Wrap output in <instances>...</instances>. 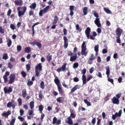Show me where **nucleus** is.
<instances>
[{
  "label": "nucleus",
  "instance_id": "nucleus-1",
  "mask_svg": "<svg viewBox=\"0 0 125 125\" xmlns=\"http://www.w3.org/2000/svg\"><path fill=\"white\" fill-rule=\"evenodd\" d=\"M27 10V7L26 6L19 7L17 10L18 11V15L19 17L24 15Z\"/></svg>",
  "mask_w": 125,
  "mask_h": 125
},
{
  "label": "nucleus",
  "instance_id": "nucleus-2",
  "mask_svg": "<svg viewBox=\"0 0 125 125\" xmlns=\"http://www.w3.org/2000/svg\"><path fill=\"white\" fill-rule=\"evenodd\" d=\"M85 42H84L83 43L81 46V53L82 55H83L86 56L87 54V52H86V46L85 45Z\"/></svg>",
  "mask_w": 125,
  "mask_h": 125
},
{
  "label": "nucleus",
  "instance_id": "nucleus-3",
  "mask_svg": "<svg viewBox=\"0 0 125 125\" xmlns=\"http://www.w3.org/2000/svg\"><path fill=\"white\" fill-rule=\"evenodd\" d=\"M50 6L49 5L47 6L46 7L44 8L43 10H41L39 13V15L40 16H42L43 13H45L47 12V10L49 8Z\"/></svg>",
  "mask_w": 125,
  "mask_h": 125
},
{
  "label": "nucleus",
  "instance_id": "nucleus-4",
  "mask_svg": "<svg viewBox=\"0 0 125 125\" xmlns=\"http://www.w3.org/2000/svg\"><path fill=\"white\" fill-rule=\"evenodd\" d=\"M15 76L14 74H11L9 77L10 80L9 81V83L11 84L13 83L15 79Z\"/></svg>",
  "mask_w": 125,
  "mask_h": 125
},
{
  "label": "nucleus",
  "instance_id": "nucleus-5",
  "mask_svg": "<svg viewBox=\"0 0 125 125\" xmlns=\"http://www.w3.org/2000/svg\"><path fill=\"white\" fill-rule=\"evenodd\" d=\"M122 111L120 110L118 113L116 112L115 115H113L112 116V118L113 119H115L116 117H120L121 116L122 114Z\"/></svg>",
  "mask_w": 125,
  "mask_h": 125
},
{
  "label": "nucleus",
  "instance_id": "nucleus-6",
  "mask_svg": "<svg viewBox=\"0 0 125 125\" xmlns=\"http://www.w3.org/2000/svg\"><path fill=\"white\" fill-rule=\"evenodd\" d=\"M66 65V63H65L62 66L61 68H58L57 69V71L58 72L64 71L65 70Z\"/></svg>",
  "mask_w": 125,
  "mask_h": 125
},
{
  "label": "nucleus",
  "instance_id": "nucleus-7",
  "mask_svg": "<svg viewBox=\"0 0 125 125\" xmlns=\"http://www.w3.org/2000/svg\"><path fill=\"white\" fill-rule=\"evenodd\" d=\"M3 90L5 93H9L12 91V89L11 87H9L8 88L5 87L3 89Z\"/></svg>",
  "mask_w": 125,
  "mask_h": 125
},
{
  "label": "nucleus",
  "instance_id": "nucleus-8",
  "mask_svg": "<svg viewBox=\"0 0 125 125\" xmlns=\"http://www.w3.org/2000/svg\"><path fill=\"white\" fill-rule=\"evenodd\" d=\"M113 103L114 104H118L119 103V101L118 99L115 96L112 99Z\"/></svg>",
  "mask_w": 125,
  "mask_h": 125
},
{
  "label": "nucleus",
  "instance_id": "nucleus-9",
  "mask_svg": "<svg viewBox=\"0 0 125 125\" xmlns=\"http://www.w3.org/2000/svg\"><path fill=\"white\" fill-rule=\"evenodd\" d=\"M91 30V29L90 28L87 27L85 31V33L88 39L90 38V34Z\"/></svg>",
  "mask_w": 125,
  "mask_h": 125
},
{
  "label": "nucleus",
  "instance_id": "nucleus-10",
  "mask_svg": "<svg viewBox=\"0 0 125 125\" xmlns=\"http://www.w3.org/2000/svg\"><path fill=\"white\" fill-rule=\"evenodd\" d=\"M11 114V112L10 110H9L7 112H3L2 114L1 115L4 117H8V116Z\"/></svg>",
  "mask_w": 125,
  "mask_h": 125
},
{
  "label": "nucleus",
  "instance_id": "nucleus-11",
  "mask_svg": "<svg viewBox=\"0 0 125 125\" xmlns=\"http://www.w3.org/2000/svg\"><path fill=\"white\" fill-rule=\"evenodd\" d=\"M122 30L119 28L117 29L116 30V33L118 36H120L123 32Z\"/></svg>",
  "mask_w": 125,
  "mask_h": 125
},
{
  "label": "nucleus",
  "instance_id": "nucleus-12",
  "mask_svg": "<svg viewBox=\"0 0 125 125\" xmlns=\"http://www.w3.org/2000/svg\"><path fill=\"white\" fill-rule=\"evenodd\" d=\"M66 123L70 125H72L73 124V122L70 117H69L67 118L65 121Z\"/></svg>",
  "mask_w": 125,
  "mask_h": 125
},
{
  "label": "nucleus",
  "instance_id": "nucleus-13",
  "mask_svg": "<svg viewBox=\"0 0 125 125\" xmlns=\"http://www.w3.org/2000/svg\"><path fill=\"white\" fill-rule=\"evenodd\" d=\"M94 22L98 27H99L101 26V24L100 22L99 18H96L94 21Z\"/></svg>",
  "mask_w": 125,
  "mask_h": 125
},
{
  "label": "nucleus",
  "instance_id": "nucleus-14",
  "mask_svg": "<svg viewBox=\"0 0 125 125\" xmlns=\"http://www.w3.org/2000/svg\"><path fill=\"white\" fill-rule=\"evenodd\" d=\"M16 5H18L20 6H21L23 4V1L21 0H16L14 2Z\"/></svg>",
  "mask_w": 125,
  "mask_h": 125
},
{
  "label": "nucleus",
  "instance_id": "nucleus-15",
  "mask_svg": "<svg viewBox=\"0 0 125 125\" xmlns=\"http://www.w3.org/2000/svg\"><path fill=\"white\" fill-rule=\"evenodd\" d=\"M74 6L73 5H71L70 6L69 10L70 11V15L72 16L73 14L74 13L73 12V11L74 9Z\"/></svg>",
  "mask_w": 125,
  "mask_h": 125
},
{
  "label": "nucleus",
  "instance_id": "nucleus-16",
  "mask_svg": "<svg viewBox=\"0 0 125 125\" xmlns=\"http://www.w3.org/2000/svg\"><path fill=\"white\" fill-rule=\"evenodd\" d=\"M42 66L41 65V64L40 63L38 64L36 66L35 70H38L39 71H41L42 70Z\"/></svg>",
  "mask_w": 125,
  "mask_h": 125
},
{
  "label": "nucleus",
  "instance_id": "nucleus-17",
  "mask_svg": "<svg viewBox=\"0 0 125 125\" xmlns=\"http://www.w3.org/2000/svg\"><path fill=\"white\" fill-rule=\"evenodd\" d=\"M7 107L10 108L11 107H12L13 109L15 107V104H12L11 102H8L7 104Z\"/></svg>",
  "mask_w": 125,
  "mask_h": 125
},
{
  "label": "nucleus",
  "instance_id": "nucleus-18",
  "mask_svg": "<svg viewBox=\"0 0 125 125\" xmlns=\"http://www.w3.org/2000/svg\"><path fill=\"white\" fill-rule=\"evenodd\" d=\"M80 87V86L76 85H75L72 89L71 91L72 93H73L77 89L79 88Z\"/></svg>",
  "mask_w": 125,
  "mask_h": 125
},
{
  "label": "nucleus",
  "instance_id": "nucleus-19",
  "mask_svg": "<svg viewBox=\"0 0 125 125\" xmlns=\"http://www.w3.org/2000/svg\"><path fill=\"white\" fill-rule=\"evenodd\" d=\"M82 80L83 82V84H84L86 83L87 80L86 79V76L85 75H83L82 77Z\"/></svg>",
  "mask_w": 125,
  "mask_h": 125
},
{
  "label": "nucleus",
  "instance_id": "nucleus-20",
  "mask_svg": "<svg viewBox=\"0 0 125 125\" xmlns=\"http://www.w3.org/2000/svg\"><path fill=\"white\" fill-rule=\"evenodd\" d=\"M105 69L106 71V74L107 75V76H109V74L110 73L109 66H107L106 67Z\"/></svg>",
  "mask_w": 125,
  "mask_h": 125
},
{
  "label": "nucleus",
  "instance_id": "nucleus-21",
  "mask_svg": "<svg viewBox=\"0 0 125 125\" xmlns=\"http://www.w3.org/2000/svg\"><path fill=\"white\" fill-rule=\"evenodd\" d=\"M88 9V8L87 7H84L83 8V11L84 15H85L87 14Z\"/></svg>",
  "mask_w": 125,
  "mask_h": 125
},
{
  "label": "nucleus",
  "instance_id": "nucleus-22",
  "mask_svg": "<svg viewBox=\"0 0 125 125\" xmlns=\"http://www.w3.org/2000/svg\"><path fill=\"white\" fill-rule=\"evenodd\" d=\"M54 81L55 83L57 85V87H58V86H60L59 85V83H60V81L57 77H55V78L54 80Z\"/></svg>",
  "mask_w": 125,
  "mask_h": 125
},
{
  "label": "nucleus",
  "instance_id": "nucleus-23",
  "mask_svg": "<svg viewBox=\"0 0 125 125\" xmlns=\"http://www.w3.org/2000/svg\"><path fill=\"white\" fill-rule=\"evenodd\" d=\"M74 54L75 55L74 56H73L71 57L70 61H73L75 60L77 58L76 53H75Z\"/></svg>",
  "mask_w": 125,
  "mask_h": 125
},
{
  "label": "nucleus",
  "instance_id": "nucleus-24",
  "mask_svg": "<svg viewBox=\"0 0 125 125\" xmlns=\"http://www.w3.org/2000/svg\"><path fill=\"white\" fill-rule=\"evenodd\" d=\"M36 3H32L30 6L31 9H35L36 7Z\"/></svg>",
  "mask_w": 125,
  "mask_h": 125
},
{
  "label": "nucleus",
  "instance_id": "nucleus-25",
  "mask_svg": "<svg viewBox=\"0 0 125 125\" xmlns=\"http://www.w3.org/2000/svg\"><path fill=\"white\" fill-rule=\"evenodd\" d=\"M30 106L31 109L33 108L34 106V102L33 101H32L30 103Z\"/></svg>",
  "mask_w": 125,
  "mask_h": 125
},
{
  "label": "nucleus",
  "instance_id": "nucleus-26",
  "mask_svg": "<svg viewBox=\"0 0 125 125\" xmlns=\"http://www.w3.org/2000/svg\"><path fill=\"white\" fill-rule=\"evenodd\" d=\"M104 9L105 12L108 14H110L111 13V12L110 10L108 8H104Z\"/></svg>",
  "mask_w": 125,
  "mask_h": 125
},
{
  "label": "nucleus",
  "instance_id": "nucleus-27",
  "mask_svg": "<svg viewBox=\"0 0 125 125\" xmlns=\"http://www.w3.org/2000/svg\"><path fill=\"white\" fill-rule=\"evenodd\" d=\"M12 41L11 39H8L7 41V44L8 47H10Z\"/></svg>",
  "mask_w": 125,
  "mask_h": 125
},
{
  "label": "nucleus",
  "instance_id": "nucleus-28",
  "mask_svg": "<svg viewBox=\"0 0 125 125\" xmlns=\"http://www.w3.org/2000/svg\"><path fill=\"white\" fill-rule=\"evenodd\" d=\"M31 51V48L29 47H26L25 49V52L26 53H29Z\"/></svg>",
  "mask_w": 125,
  "mask_h": 125
},
{
  "label": "nucleus",
  "instance_id": "nucleus-29",
  "mask_svg": "<svg viewBox=\"0 0 125 125\" xmlns=\"http://www.w3.org/2000/svg\"><path fill=\"white\" fill-rule=\"evenodd\" d=\"M40 88L42 89H43L44 88V82L43 81H42L40 83Z\"/></svg>",
  "mask_w": 125,
  "mask_h": 125
},
{
  "label": "nucleus",
  "instance_id": "nucleus-30",
  "mask_svg": "<svg viewBox=\"0 0 125 125\" xmlns=\"http://www.w3.org/2000/svg\"><path fill=\"white\" fill-rule=\"evenodd\" d=\"M22 95L23 97H25L26 96V92L25 89L23 90L22 91Z\"/></svg>",
  "mask_w": 125,
  "mask_h": 125
},
{
  "label": "nucleus",
  "instance_id": "nucleus-31",
  "mask_svg": "<svg viewBox=\"0 0 125 125\" xmlns=\"http://www.w3.org/2000/svg\"><path fill=\"white\" fill-rule=\"evenodd\" d=\"M92 13L94 15V16L96 17V18H99V16L96 12L95 11H92Z\"/></svg>",
  "mask_w": 125,
  "mask_h": 125
},
{
  "label": "nucleus",
  "instance_id": "nucleus-32",
  "mask_svg": "<svg viewBox=\"0 0 125 125\" xmlns=\"http://www.w3.org/2000/svg\"><path fill=\"white\" fill-rule=\"evenodd\" d=\"M99 45H97L95 46L94 47V51L95 52L97 53L99 50Z\"/></svg>",
  "mask_w": 125,
  "mask_h": 125
},
{
  "label": "nucleus",
  "instance_id": "nucleus-33",
  "mask_svg": "<svg viewBox=\"0 0 125 125\" xmlns=\"http://www.w3.org/2000/svg\"><path fill=\"white\" fill-rule=\"evenodd\" d=\"M58 18L56 16H55V17L54 18V21L52 23L53 24H55L57 22Z\"/></svg>",
  "mask_w": 125,
  "mask_h": 125
},
{
  "label": "nucleus",
  "instance_id": "nucleus-34",
  "mask_svg": "<svg viewBox=\"0 0 125 125\" xmlns=\"http://www.w3.org/2000/svg\"><path fill=\"white\" fill-rule=\"evenodd\" d=\"M84 103L87 104V106H90L91 105L90 102L88 101L87 100L85 99L84 100Z\"/></svg>",
  "mask_w": 125,
  "mask_h": 125
},
{
  "label": "nucleus",
  "instance_id": "nucleus-35",
  "mask_svg": "<svg viewBox=\"0 0 125 125\" xmlns=\"http://www.w3.org/2000/svg\"><path fill=\"white\" fill-rule=\"evenodd\" d=\"M58 88L59 91V93L61 94H62L63 93V91L62 89L61 86H58Z\"/></svg>",
  "mask_w": 125,
  "mask_h": 125
},
{
  "label": "nucleus",
  "instance_id": "nucleus-36",
  "mask_svg": "<svg viewBox=\"0 0 125 125\" xmlns=\"http://www.w3.org/2000/svg\"><path fill=\"white\" fill-rule=\"evenodd\" d=\"M95 57L94 55L93 54H91V57L89 58V60L91 61H93L95 59Z\"/></svg>",
  "mask_w": 125,
  "mask_h": 125
},
{
  "label": "nucleus",
  "instance_id": "nucleus-37",
  "mask_svg": "<svg viewBox=\"0 0 125 125\" xmlns=\"http://www.w3.org/2000/svg\"><path fill=\"white\" fill-rule=\"evenodd\" d=\"M39 110L42 113L43 109V107L42 105H40L39 106Z\"/></svg>",
  "mask_w": 125,
  "mask_h": 125
},
{
  "label": "nucleus",
  "instance_id": "nucleus-38",
  "mask_svg": "<svg viewBox=\"0 0 125 125\" xmlns=\"http://www.w3.org/2000/svg\"><path fill=\"white\" fill-rule=\"evenodd\" d=\"M13 67V65L10 62H9L8 63V67L10 69H12Z\"/></svg>",
  "mask_w": 125,
  "mask_h": 125
},
{
  "label": "nucleus",
  "instance_id": "nucleus-39",
  "mask_svg": "<svg viewBox=\"0 0 125 125\" xmlns=\"http://www.w3.org/2000/svg\"><path fill=\"white\" fill-rule=\"evenodd\" d=\"M108 80V81L110 82L112 84H114V80L112 79H110L109 77V76H107Z\"/></svg>",
  "mask_w": 125,
  "mask_h": 125
},
{
  "label": "nucleus",
  "instance_id": "nucleus-40",
  "mask_svg": "<svg viewBox=\"0 0 125 125\" xmlns=\"http://www.w3.org/2000/svg\"><path fill=\"white\" fill-rule=\"evenodd\" d=\"M26 68L27 71H29L31 69V66L30 64H27L26 65Z\"/></svg>",
  "mask_w": 125,
  "mask_h": 125
},
{
  "label": "nucleus",
  "instance_id": "nucleus-41",
  "mask_svg": "<svg viewBox=\"0 0 125 125\" xmlns=\"http://www.w3.org/2000/svg\"><path fill=\"white\" fill-rule=\"evenodd\" d=\"M79 66L78 63H75L74 64L73 67L74 69H76Z\"/></svg>",
  "mask_w": 125,
  "mask_h": 125
},
{
  "label": "nucleus",
  "instance_id": "nucleus-42",
  "mask_svg": "<svg viewBox=\"0 0 125 125\" xmlns=\"http://www.w3.org/2000/svg\"><path fill=\"white\" fill-rule=\"evenodd\" d=\"M52 56L51 55H50L49 54L47 56V59L48 61H50L52 58Z\"/></svg>",
  "mask_w": 125,
  "mask_h": 125
},
{
  "label": "nucleus",
  "instance_id": "nucleus-43",
  "mask_svg": "<svg viewBox=\"0 0 125 125\" xmlns=\"http://www.w3.org/2000/svg\"><path fill=\"white\" fill-rule=\"evenodd\" d=\"M18 101L19 103V106H21V105L22 100L21 98H19L18 100Z\"/></svg>",
  "mask_w": 125,
  "mask_h": 125
},
{
  "label": "nucleus",
  "instance_id": "nucleus-44",
  "mask_svg": "<svg viewBox=\"0 0 125 125\" xmlns=\"http://www.w3.org/2000/svg\"><path fill=\"white\" fill-rule=\"evenodd\" d=\"M35 45H36L39 48H41L42 47L41 44L38 42H36Z\"/></svg>",
  "mask_w": 125,
  "mask_h": 125
},
{
  "label": "nucleus",
  "instance_id": "nucleus-45",
  "mask_svg": "<svg viewBox=\"0 0 125 125\" xmlns=\"http://www.w3.org/2000/svg\"><path fill=\"white\" fill-rule=\"evenodd\" d=\"M10 27L12 30H14L15 29V27L13 24H11L10 25Z\"/></svg>",
  "mask_w": 125,
  "mask_h": 125
},
{
  "label": "nucleus",
  "instance_id": "nucleus-46",
  "mask_svg": "<svg viewBox=\"0 0 125 125\" xmlns=\"http://www.w3.org/2000/svg\"><path fill=\"white\" fill-rule=\"evenodd\" d=\"M15 120L16 119L15 118L12 119L10 123V125H14V124L15 122Z\"/></svg>",
  "mask_w": 125,
  "mask_h": 125
},
{
  "label": "nucleus",
  "instance_id": "nucleus-47",
  "mask_svg": "<svg viewBox=\"0 0 125 125\" xmlns=\"http://www.w3.org/2000/svg\"><path fill=\"white\" fill-rule=\"evenodd\" d=\"M57 121V119L56 117H54L53 119L52 124H56Z\"/></svg>",
  "mask_w": 125,
  "mask_h": 125
},
{
  "label": "nucleus",
  "instance_id": "nucleus-48",
  "mask_svg": "<svg viewBox=\"0 0 125 125\" xmlns=\"http://www.w3.org/2000/svg\"><path fill=\"white\" fill-rule=\"evenodd\" d=\"M40 72V71H39L37 70L36 69L35 70V75L36 76L38 77L39 76V75Z\"/></svg>",
  "mask_w": 125,
  "mask_h": 125
},
{
  "label": "nucleus",
  "instance_id": "nucleus-49",
  "mask_svg": "<svg viewBox=\"0 0 125 125\" xmlns=\"http://www.w3.org/2000/svg\"><path fill=\"white\" fill-rule=\"evenodd\" d=\"M76 29L77 30H78L79 31H82V29L80 28L79 25L78 24L76 25Z\"/></svg>",
  "mask_w": 125,
  "mask_h": 125
},
{
  "label": "nucleus",
  "instance_id": "nucleus-50",
  "mask_svg": "<svg viewBox=\"0 0 125 125\" xmlns=\"http://www.w3.org/2000/svg\"><path fill=\"white\" fill-rule=\"evenodd\" d=\"M3 78L4 80L5 83H6L8 81V78L7 77L4 75L3 76Z\"/></svg>",
  "mask_w": 125,
  "mask_h": 125
},
{
  "label": "nucleus",
  "instance_id": "nucleus-51",
  "mask_svg": "<svg viewBox=\"0 0 125 125\" xmlns=\"http://www.w3.org/2000/svg\"><path fill=\"white\" fill-rule=\"evenodd\" d=\"M0 32L1 33H4L5 32L4 30L1 27H0Z\"/></svg>",
  "mask_w": 125,
  "mask_h": 125
},
{
  "label": "nucleus",
  "instance_id": "nucleus-52",
  "mask_svg": "<svg viewBox=\"0 0 125 125\" xmlns=\"http://www.w3.org/2000/svg\"><path fill=\"white\" fill-rule=\"evenodd\" d=\"M3 58L5 60H6L8 58V55L7 54H5L3 57Z\"/></svg>",
  "mask_w": 125,
  "mask_h": 125
},
{
  "label": "nucleus",
  "instance_id": "nucleus-53",
  "mask_svg": "<svg viewBox=\"0 0 125 125\" xmlns=\"http://www.w3.org/2000/svg\"><path fill=\"white\" fill-rule=\"evenodd\" d=\"M69 117H70L71 118H74L75 117V115L73 113H71Z\"/></svg>",
  "mask_w": 125,
  "mask_h": 125
},
{
  "label": "nucleus",
  "instance_id": "nucleus-54",
  "mask_svg": "<svg viewBox=\"0 0 125 125\" xmlns=\"http://www.w3.org/2000/svg\"><path fill=\"white\" fill-rule=\"evenodd\" d=\"M21 74L24 77H25L26 75V73L24 71H23L21 72Z\"/></svg>",
  "mask_w": 125,
  "mask_h": 125
},
{
  "label": "nucleus",
  "instance_id": "nucleus-55",
  "mask_svg": "<svg viewBox=\"0 0 125 125\" xmlns=\"http://www.w3.org/2000/svg\"><path fill=\"white\" fill-rule=\"evenodd\" d=\"M21 46L20 45H19L17 46V49L18 51L19 52L21 50Z\"/></svg>",
  "mask_w": 125,
  "mask_h": 125
},
{
  "label": "nucleus",
  "instance_id": "nucleus-56",
  "mask_svg": "<svg viewBox=\"0 0 125 125\" xmlns=\"http://www.w3.org/2000/svg\"><path fill=\"white\" fill-rule=\"evenodd\" d=\"M57 102H60L62 101V98L61 97H59L58 98L56 99Z\"/></svg>",
  "mask_w": 125,
  "mask_h": 125
},
{
  "label": "nucleus",
  "instance_id": "nucleus-57",
  "mask_svg": "<svg viewBox=\"0 0 125 125\" xmlns=\"http://www.w3.org/2000/svg\"><path fill=\"white\" fill-rule=\"evenodd\" d=\"M36 42H29V43L30 44L32 45L33 46H35L36 44Z\"/></svg>",
  "mask_w": 125,
  "mask_h": 125
},
{
  "label": "nucleus",
  "instance_id": "nucleus-58",
  "mask_svg": "<svg viewBox=\"0 0 125 125\" xmlns=\"http://www.w3.org/2000/svg\"><path fill=\"white\" fill-rule=\"evenodd\" d=\"M120 36H117L116 38V42L118 43H119L120 42Z\"/></svg>",
  "mask_w": 125,
  "mask_h": 125
},
{
  "label": "nucleus",
  "instance_id": "nucleus-59",
  "mask_svg": "<svg viewBox=\"0 0 125 125\" xmlns=\"http://www.w3.org/2000/svg\"><path fill=\"white\" fill-rule=\"evenodd\" d=\"M63 39L64 41V43L68 42H67V37L65 36H64L63 37Z\"/></svg>",
  "mask_w": 125,
  "mask_h": 125
},
{
  "label": "nucleus",
  "instance_id": "nucleus-60",
  "mask_svg": "<svg viewBox=\"0 0 125 125\" xmlns=\"http://www.w3.org/2000/svg\"><path fill=\"white\" fill-rule=\"evenodd\" d=\"M94 71V68L93 67L91 68L89 70V72L91 73H92Z\"/></svg>",
  "mask_w": 125,
  "mask_h": 125
},
{
  "label": "nucleus",
  "instance_id": "nucleus-61",
  "mask_svg": "<svg viewBox=\"0 0 125 125\" xmlns=\"http://www.w3.org/2000/svg\"><path fill=\"white\" fill-rule=\"evenodd\" d=\"M73 80L74 82H77L79 81V79L77 77H75L73 78Z\"/></svg>",
  "mask_w": 125,
  "mask_h": 125
},
{
  "label": "nucleus",
  "instance_id": "nucleus-62",
  "mask_svg": "<svg viewBox=\"0 0 125 125\" xmlns=\"http://www.w3.org/2000/svg\"><path fill=\"white\" fill-rule=\"evenodd\" d=\"M86 70L85 69H83L82 70V74H83V75H84L86 73Z\"/></svg>",
  "mask_w": 125,
  "mask_h": 125
},
{
  "label": "nucleus",
  "instance_id": "nucleus-63",
  "mask_svg": "<svg viewBox=\"0 0 125 125\" xmlns=\"http://www.w3.org/2000/svg\"><path fill=\"white\" fill-rule=\"evenodd\" d=\"M93 77V76H89L87 79V81L88 82L90 79H91Z\"/></svg>",
  "mask_w": 125,
  "mask_h": 125
},
{
  "label": "nucleus",
  "instance_id": "nucleus-64",
  "mask_svg": "<svg viewBox=\"0 0 125 125\" xmlns=\"http://www.w3.org/2000/svg\"><path fill=\"white\" fill-rule=\"evenodd\" d=\"M61 120H59L57 121L56 124L57 125H59L61 124Z\"/></svg>",
  "mask_w": 125,
  "mask_h": 125
}]
</instances>
